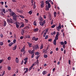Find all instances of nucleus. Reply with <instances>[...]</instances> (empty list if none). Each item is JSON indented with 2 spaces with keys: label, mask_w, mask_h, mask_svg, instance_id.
<instances>
[{
  "label": "nucleus",
  "mask_w": 76,
  "mask_h": 76,
  "mask_svg": "<svg viewBox=\"0 0 76 76\" xmlns=\"http://www.w3.org/2000/svg\"><path fill=\"white\" fill-rule=\"evenodd\" d=\"M49 31V28H47L46 30V31L45 33H47L48 32V31Z\"/></svg>",
  "instance_id": "nucleus-27"
},
{
  "label": "nucleus",
  "mask_w": 76,
  "mask_h": 76,
  "mask_svg": "<svg viewBox=\"0 0 76 76\" xmlns=\"http://www.w3.org/2000/svg\"><path fill=\"white\" fill-rule=\"evenodd\" d=\"M35 54L36 55L38 56V55H39V53L38 52H37L35 53Z\"/></svg>",
  "instance_id": "nucleus-32"
},
{
  "label": "nucleus",
  "mask_w": 76,
  "mask_h": 76,
  "mask_svg": "<svg viewBox=\"0 0 76 76\" xmlns=\"http://www.w3.org/2000/svg\"><path fill=\"white\" fill-rule=\"evenodd\" d=\"M11 16H13L14 19H17V15H16V14L15 12H12L11 14Z\"/></svg>",
  "instance_id": "nucleus-1"
},
{
  "label": "nucleus",
  "mask_w": 76,
  "mask_h": 76,
  "mask_svg": "<svg viewBox=\"0 0 76 76\" xmlns=\"http://www.w3.org/2000/svg\"><path fill=\"white\" fill-rule=\"evenodd\" d=\"M56 41H57V40H54V41H53V44L55 45H56Z\"/></svg>",
  "instance_id": "nucleus-15"
},
{
  "label": "nucleus",
  "mask_w": 76,
  "mask_h": 76,
  "mask_svg": "<svg viewBox=\"0 0 76 76\" xmlns=\"http://www.w3.org/2000/svg\"><path fill=\"white\" fill-rule=\"evenodd\" d=\"M43 53H44V54H47V53L46 52V51H43Z\"/></svg>",
  "instance_id": "nucleus-63"
},
{
  "label": "nucleus",
  "mask_w": 76,
  "mask_h": 76,
  "mask_svg": "<svg viewBox=\"0 0 76 76\" xmlns=\"http://www.w3.org/2000/svg\"><path fill=\"white\" fill-rule=\"evenodd\" d=\"M12 1L13 2H14V3H15L17 1L16 0H12Z\"/></svg>",
  "instance_id": "nucleus-43"
},
{
  "label": "nucleus",
  "mask_w": 76,
  "mask_h": 76,
  "mask_svg": "<svg viewBox=\"0 0 76 76\" xmlns=\"http://www.w3.org/2000/svg\"><path fill=\"white\" fill-rule=\"evenodd\" d=\"M64 44H67V42L66 41H64Z\"/></svg>",
  "instance_id": "nucleus-61"
},
{
  "label": "nucleus",
  "mask_w": 76,
  "mask_h": 76,
  "mask_svg": "<svg viewBox=\"0 0 76 76\" xmlns=\"http://www.w3.org/2000/svg\"><path fill=\"white\" fill-rule=\"evenodd\" d=\"M10 59H11V58H10V57H8L7 58V59L8 60H10Z\"/></svg>",
  "instance_id": "nucleus-46"
},
{
  "label": "nucleus",
  "mask_w": 76,
  "mask_h": 76,
  "mask_svg": "<svg viewBox=\"0 0 76 76\" xmlns=\"http://www.w3.org/2000/svg\"><path fill=\"white\" fill-rule=\"evenodd\" d=\"M8 11L10 12H12V10H11V9H8Z\"/></svg>",
  "instance_id": "nucleus-62"
},
{
  "label": "nucleus",
  "mask_w": 76,
  "mask_h": 76,
  "mask_svg": "<svg viewBox=\"0 0 76 76\" xmlns=\"http://www.w3.org/2000/svg\"><path fill=\"white\" fill-rule=\"evenodd\" d=\"M50 24L51 25H53V20H52L51 21Z\"/></svg>",
  "instance_id": "nucleus-53"
},
{
  "label": "nucleus",
  "mask_w": 76,
  "mask_h": 76,
  "mask_svg": "<svg viewBox=\"0 0 76 76\" xmlns=\"http://www.w3.org/2000/svg\"><path fill=\"white\" fill-rule=\"evenodd\" d=\"M40 20H41V21L39 22V24L41 26H43L44 25V24H45V20H44L43 21V20L42 19H40Z\"/></svg>",
  "instance_id": "nucleus-2"
},
{
  "label": "nucleus",
  "mask_w": 76,
  "mask_h": 76,
  "mask_svg": "<svg viewBox=\"0 0 76 76\" xmlns=\"http://www.w3.org/2000/svg\"><path fill=\"white\" fill-rule=\"evenodd\" d=\"M15 43H16V39H14V40H13V44H15Z\"/></svg>",
  "instance_id": "nucleus-41"
},
{
  "label": "nucleus",
  "mask_w": 76,
  "mask_h": 76,
  "mask_svg": "<svg viewBox=\"0 0 76 76\" xmlns=\"http://www.w3.org/2000/svg\"><path fill=\"white\" fill-rule=\"evenodd\" d=\"M18 12H19V13H23V11H22L21 10H19L18 11Z\"/></svg>",
  "instance_id": "nucleus-26"
},
{
  "label": "nucleus",
  "mask_w": 76,
  "mask_h": 76,
  "mask_svg": "<svg viewBox=\"0 0 76 76\" xmlns=\"http://www.w3.org/2000/svg\"><path fill=\"white\" fill-rule=\"evenodd\" d=\"M24 26V24H23L21 25L20 26L19 28H23Z\"/></svg>",
  "instance_id": "nucleus-25"
},
{
  "label": "nucleus",
  "mask_w": 76,
  "mask_h": 76,
  "mask_svg": "<svg viewBox=\"0 0 76 76\" xmlns=\"http://www.w3.org/2000/svg\"><path fill=\"white\" fill-rule=\"evenodd\" d=\"M26 23H27V22H28V20L27 19H25Z\"/></svg>",
  "instance_id": "nucleus-55"
},
{
  "label": "nucleus",
  "mask_w": 76,
  "mask_h": 76,
  "mask_svg": "<svg viewBox=\"0 0 76 76\" xmlns=\"http://www.w3.org/2000/svg\"><path fill=\"white\" fill-rule=\"evenodd\" d=\"M32 39L33 41H37L38 40V38H36L34 37H33Z\"/></svg>",
  "instance_id": "nucleus-6"
},
{
  "label": "nucleus",
  "mask_w": 76,
  "mask_h": 76,
  "mask_svg": "<svg viewBox=\"0 0 76 76\" xmlns=\"http://www.w3.org/2000/svg\"><path fill=\"white\" fill-rule=\"evenodd\" d=\"M15 61L17 63H19V59L18 58H15Z\"/></svg>",
  "instance_id": "nucleus-13"
},
{
  "label": "nucleus",
  "mask_w": 76,
  "mask_h": 76,
  "mask_svg": "<svg viewBox=\"0 0 76 76\" xmlns=\"http://www.w3.org/2000/svg\"><path fill=\"white\" fill-rule=\"evenodd\" d=\"M44 2H42L41 3V4L40 5L41 8H43V7H44Z\"/></svg>",
  "instance_id": "nucleus-11"
},
{
  "label": "nucleus",
  "mask_w": 76,
  "mask_h": 76,
  "mask_svg": "<svg viewBox=\"0 0 76 76\" xmlns=\"http://www.w3.org/2000/svg\"><path fill=\"white\" fill-rule=\"evenodd\" d=\"M28 13L30 15H31L32 13V11H29Z\"/></svg>",
  "instance_id": "nucleus-34"
},
{
  "label": "nucleus",
  "mask_w": 76,
  "mask_h": 76,
  "mask_svg": "<svg viewBox=\"0 0 76 76\" xmlns=\"http://www.w3.org/2000/svg\"><path fill=\"white\" fill-rule=\"evenodd\" d=\"M60 44H61V45H63L64 44V42H60Z\"/></svg>",
  "instance_id": "nucleus-37"
},
{
  "label": "nucleus",
  "mask_w": 76,
  "mask_h": 76,
  "mask_svg": "<svg viewBox=\"0 0 76 76\" xmlns=\"http://www.w3.org/2000/svg\"><path fill=\"white\" fill-rule=\"evenodd\" d=\"M39 30V29L38 28H35L34 29V32H37Z\"/></svg>",
  "instance_id": "nucleus-9"
},
{
  "label": "nucleus",
  "mask_w": 76,
  "mask_h": 76,
  "mask_svg": "<svg viewBox=\"0 0 76 76\" xmlns=\"http://www.w3.org/2000/svg\"><path fill=\"white\" fill-rule=\"evenodd\" d=\"M28 57H26L25 58H24V61H27V60H28Z\"/></svg>",
  "instance_id": "nucleus-36"
},
{
  "label": "nucleus",
  "mask_w": 76,
  "mask_h": 76,
  "mask_svg": "<svg viewBox=\"0 0 76 76\" xmlns=\"http://www.w3.org/2000/svg\"><path fill=\"white\" fill-rule=\"evenodd\" d=\"M35 65H36V64H33L31 66L33 67L34 66H35Z\"/></svg>",
  "instance_id": "nucleus-54"
},
{
  "label": "nucleus",
  "mask_w": 76,
  "mask_h": 76,
  "mask_svg": "<svg viewBox=\"0 0 76 76\" xmlns=\"http://www.w3.org/2000/svg\"><path fill=\"white\" fill-rule=\"evenodd\" d=\"M34 56V53L32 54V55L31 56V58H33Z\"/></svg>",
  "instance_id": "nucleus-50"
},
{
  "label": "nucleus",
  "mask_w": 76,
  "mask_h": 76,
  "mask_svg": "<svg viewBox=\"0 0 76 76\" xmlns=\"http://www.w3.org/2000/svg\"><path fill=\"white\" fill-rule=\"evenodd\" d=\"M49 8L48 7V6L47 5L46 6V8L45 9V10H46V11H48V10H49Z\"/></svg>",
  "instance_id": "nucleus-12"
},
{
  "label": "nucleus",
  "mask_w": 76,
  "mask_h": 76,
  "mask_svg": "<svg viewBox=\"0 0 76 76\" xmlns=\"http://www.w3.org/2000/svg\"><path fill=\"white\" fill-rule=\"evenodd\" d=\"M68 62L69 64H71V61H70V60H69Z\"/></svg>",
  "instance_id": "nucleus-49"
},
{
  "label": "nucleus",
  "mask_w": 76,
  "mask_h": 76,
  "mask_svg": "<svg viewBox=\"0 0 76 76\" xmlns=\"http://www.w3.org/2000/svg\"><path fill=\"white\" fill-rule=\"evenodd\" d=\"M55 26H56V25H53L51 27V28H54Z\"/></svg>",
  "instance_id": "nucleus-42"
},
{
  "label": "nucleus",
  "mask_w": 76,
  "mask_h": 76,
  "mask_svg": "<svg viewBox=\"0 0 76 76\" xmlns=\"http://www.w3.org/2000/svg\"><path fill=\"white\" fill-rule=\"evenodd\" d=\"M45 3L46 4H48V7H49V8H50L51 7V5H50V2H48V1H45Z\"/></svg>",
  "instance_id": "nucleus-5"
},
{
  "label": "nucleus",
  "mask_w": 76,
  "mask_h": 76,
  "mask_svg": "<svg viewBox=\"0 0 76 76\" xmlns=\"http://www.w3.org/2000/svg\"><path fill=\"white\" fill-rule=\"evenodd\" d=\"M52 39H49L48 40V41H50V42H51V41H52Z\"/></svg>",
  "instance_id": "nucleus-47"
},
{
  "label": "nucleus",
  "mask_w": 76,
  "mask_h": 76,
  "mask_svg": "<svg viewBox=\"0 0 76 76\" xmlns=\"http://www.w3.org/2000/svg\"><path fill=\"white\" fill-rule=\"evenodd\" d=\"M0 35L1 38H3V34H1Z\"/></svg>",
  "instance_id": "nucleus-45"
},
{
  "label": "nucleus",
  "mask_w": 76,
  "mask_h": 76,
  "mask_svg": "<svg viewBox=\"0 0 76 76\" xmlns=\"http://www.w3.org/2000/svg\"><path fill=\"white\" fill-rule=\"evenodd\" d=\"M26 38H30V36L29 35H26L25 36Z\"/></svg>",
  "instance_id": "nucleus-19"
},
{
  "label": "nucleus",
  "mask_w": 76,
  "mask_h": 76,
  "mask_svg": "<svg viewBox=\"0 0 76 76\" xmlns=\"http://www.w3.org/2000/svg\"><path fill=\"white\" fill-rule=\"evenodd\" d=\"M58 28H59V29H61V27L60 26H58L57 27Z\"/></svg>",
  "instance_id": "nucleus-51"
},
{
  "label": "nucleus",
  "mask_w": 76,
  "mask_h": 76,
  "mask_svg": "<svg viewBox=\"0 0 76 76\" xmlns=\"http://www.w3.org/2000/svg\"><path fill=\"white\" fill-rule=\"evenodd\" d=\"M47 34V33L45 32L43 35V37H45L46 35V34Z\"/></svg>",
  "instance_id": "nucleus-44"
},
{
  "label": "nucleus",
  "mask_w": 76,
  "mask_h": 76,
  "mask_svg": "<svg viewBox=\"0 0 76 76\" xmlns=\"http://www.w3.org/2000/svg\"><path fill=\"white\" fill-rule=\"evenodd\" d=\"M2 12H3V13H4V14H6V11H5V9H2Z\"/></svg>",
  "instance_id": "nucleus-22"
},
{
  "label": "nucleus",
  "mask_w": 76,
  "mask_h": 76,
  "mask_svg": "<svg viewBox=\"0 0 76 76\" xmlns=\"http://www.w3.org/2000/svg\"><path fill=\"white\" fill-rule=\"evenodd\" d=\"M16 48H17V46H16V45H14V46L13 47V50H15L16 49Z\"/></svg>",
  "instance_id": "nucleus-16"
},
{
  "label": "nucleus",
  "mask_w": 76,
  "mask_h": 76,
  "mask_svg": "<svg viewBox=\"0 0 76 76\" xmlns=\"http://www.w3.org/2000/svg\"><path fill=\"white\" fill-rule=\"evenodd\" d=\"M66 46V45L64 44L63 45V48H65V46Z\"/></svg>",
  "instance_id": "nucleus-59"
},
{
  "label": "nucleus",
  "mask_w": 76,
  "mask_h": 76,
  "mask_svg": "<svg viewBox=\"0 0 76 76\" xmlns=\"http://www.w3.org/2000/svg\"><path fill=\"white\" fill-rule=\"evenodd\" d=\"M48 38V35H46L45 37V39H47Z\"/></svg>",
  "instance_id": "nucleus-29"
},
{
  "label": "nucleus",
  "mask_w": 76,
  "mask_h": 76,
  "mask_svg": "<svg viewBox=\"0 0 76 76\" xmlns=\"http://www.w3.org/2000/svg\"><path fill=\"white\" fill-rule=\"evenodd\" d=\"M56 31H54L53 33V35H56Z\"/></svg>",
  "instance_id": "nucleus-58"
},
{
  "label": "nucleus",
  "mask_w": 76,
  "mask_h": 76,
  "mask_svg": "<svg viewBox=\"0 0 76 76\" xmlns=\"http://www.w3.org/2000/svg\"><path fill=\"white\" fill-rule=\"evenodd\" d=\"M43 48V45L42 44L41 45V47H40V49L42 50Z\"/></svg>",
  "instance_id": "nucleus-24"
},
{
  "label": "nucleus",
  "mask_w": 76,
  "mask_h": 76,
  "mask_svg": "<svg viewBox=\"0 0 76 76\" xmlns=\"http://www.w3.org/2000/svg\"><path fill=\"white\" fill-rule=\"evenodd\" d=\"M7 69L8 70H11V67H10V66L8 67Z\"/></svg>",
  "instance_id": "nucleus-28"
},
{
  "label": "nucleus",
  "mask_w": 76,
  "mask_h": 76,
  "mask_svg": "<svg viewBox=\"0 0 76 76\" xmlns=\"http://www.w3.org/2000/svg\"><path fill=\"white\" fill-rule=\"evenodd\" d=\"M13 44V42H11L8 45L9 46V47H11V46H12Z\"/></svg>",
  "instance_id": "nucleus-18"
},
{
  "label": "nucleus",
  "mask_w": 76,
  "mask_h": 76,
  "mask_svg": "<svg viewBox=\"0 0 76 76\" xmlns=\"http://www.w3.org/2000/svg\"><path fill=\"white\" fill-rule=\"evenodd\" d=\"M19 16H20V17L21 18H24V17H23L22 15H19Z\"/></svg>",
  "instance_id": "nucleus-52"
},
{
  "label": "nucleus",
  "mask_w": 76,
  "mask_h": 76,
  "mask_svg": "<svg viewBox=\"0 0 76 76\" xmlns=\"http://www.w3.org/2000/svg\"><path fill=\"white\" fill-rule=\"evenodd\" d=\"M25 46H24L23 48L21 49L20 50L21 52H23V51H25Z\"/></svg>",
  "instance_id": "nucleus-8"
},
{
  "label": "nucleus",
  "mask_w": 76,
  "mask_h": 76,
  "mask_svg": "<svg viewBox=\"0 0 76 76\" xmlns=\"http://www.w3.org/2000/svg\"><path fill=\"white\" fill-rule=\"evenodd\" d=\"M7 21L8 23H12L14 22V21H13L12 19H7Z\"/></svg>",
  "instance_id": "nucleus-4"
},
{
  "label": "nucleus",
  "mask_w": 76,
  "mask_h": 76,
  "mask_svg": "<svg viewBox=\"0 0 76 76\" xmlns=\"http://www.w3.org/2000/svg\"><path fill=\"white\" fill-rule=\"evenodd\" d=\"M3 45V42H0V45L1 46Z\"/></svg>",
  "instance_id": "nucleus-31"
},
{
  "label": "nucleus",
  "mask_w": 76,
  "mask_h": 76,
  "mask_svg": "<svg viewBox=\"0 0 76 76\" xmlns=\"http://www.w3.org/2000/svg\"><path fill=\"white\" fill-rule=\"evenodd\" d=\"M28 72L27 71H25V72H24V74H26V72Z\"/></svg>",
  "instance_id": "nucleus-64"
},
{
  "label": "nucleus",
  "mask_w": 76,
  "mask_h": 76,
  "mask_svg": "<svg viewBox=\"0 0 76 76\" xmlns=\"http://www.w3.org/2000/svg\"><path fill=\"white\" fill-rule=\"evenodd\" d=\"M6 26V21H4V26Z\"/></svg>",
  "instance_id": "nucleus-39"
},
{
  "label": "nucleus",
  "mask_w": 76,
  "mask_h": 76,
  "mask_svg": "<svg viewBox=\"0 0 76 76\" xmlns=\"http://www.w3.org/2000/svg\"><path fill=\"white\" fill-rule=\"evenodd\" d=\"M3 61V59H1V60L0 59V64H1V63H2Z\"/></svg>",
  "instance_id": "nucleus-40"
},
{
  "label": "nucleus",
  "mask_w": 76,
  "mask_h": 76,
  "mask_svg": "<svg viewBox=\"0 0 76 76\" xmlns=\"http://www.w3.org/2000/svg\"><path fill=\"white\" fill-rule=\"evenodd\" d=\"M25 31V30H24L23 29H22L21 31V34L22 35H23V34H24Z\"/></svg>",
  "instance_id": "nucleus-14"
},
{
  "label": "nucleus",
  "mask_w": 76,
  "mask_h": 76,
  "mask_svg": "<svg viewBox=\"0 0 76 76\" xmlns=\"http://www.w3.org/2000/svg\"><path fill=\"white\" fill-rule=\"evenodd\" d=\"M16 27L17 28H19V25L18 24H16Z\"/></svg>",
  "instance_id": "nucleus-35"
},
{
  "label": "nucleus",
  "mask_w": 76,
  "mask_h": 76,
  "mask_svg": "<svg viewBox=\"0 0 76 76\" xmlns=\"http://www.w3.org/2000/svg\"><path fill=\"white\" fill-rule=\"evenodd\" d=\"M23 38V36H21L20 37V39H22Z\"/></svg>",
  "instance_id": "nucleus-60"
},
{
  "label": "nucleus",
  "mask_w": 76,
  "mask_h": 76,
  "mask_svg": "<svg viewBox=\"0 0 76 76\" xmlns=\"http://www.w3.org/2000/svg\"><path fill=\"white\" fill-rule=\"evenodd\" d=\"M5 74V71H4L2 74L1 75V76H4Z\"/></svg>",
  "instance_id": "nucleus-38"
},
{
  "label": "nucleus",
  "mask_w": 76,
  "mask_h": 76,
  "mask_svg": "<svg viewBox=\"0 0 76 76\" xmlns=\"http://www.w3.org/2000/svg\"><path fill=\"white\" fill-rule=\"evenodd\" d=\"M54 15L55 17H56L57 16V12H55L54 13Z\"/></svg>",
  "instance_id": "nucleus-21"
},
{
  "label": "nucleus",
  "mask_w": 76,
  "mask_h": 76,
  "mask_svg": "<svg viewBox=\"0 0 76 76\" xmlns=\"http://www.w3.org/2000/svg\"><path fill=\"white\" fill-rule=\"evenodd\" d=\"M42 74L43 75H45L47 74V72L45 71H43L42 72Z\"/></svg>",
  "instance_id": "nucleus-17"
},
{
  "label": "nucleus",
  "mask_w": 76,
  "mask_h": 76,
  "mask_svg": "<svg viewBox=\"0 0 76 76\" xmlns=\"http://www.w3.org/2000/svg\"><path fill=\"white\" fill-rule=\"evenodd\" d=\"M44 58H47V57H48V55H47L45 54L44 55Z\"/></svg>",
  "instance_id": "nucleus-23"
},
{
  "label": "nucleus",
  "mask_w": 76,
  "mask_h": 76,
  "mask_svg": "<svg viewBox=\"0 0 76 76\" xmlns=\"http://www.w3.org/2000/svg\"><path fill=\"white\" fill-rule=\"evenodd\" d=\"M36 7V6H35V4H34V5H33L34 9H35Z\"/></svg>",
  "instance_id": "nucleus-56"
},
{
  "label": "nucleus",
  "mask_w": 76,
  "mask_h": 76,
  "mask_svg": "<svg viewBox=\"0 0 76 76\" xmlns=\"http://www.w3.org/2000/svg\"><path fill=\"white\" fill-rule=\"evenodd\" d=\"M34 50H33L32 51H31V50H28V52L30 54H32L33 53H34Z\"/></svg>",
  "instance_id": "nucleus-7"
},
{
  "label": "nucleus",
  "mask_w": 76,
  "mask_h": 76,
  "mask_svg": "<svg viewBox=\"0 0 76 76\" xmlns=\"http://www.w3.org/2000/svg\"><path fill=\"white\" fill-rule=\"evenodd\" d=\"M33 23L34 25H35V26H37V23H36V22L35 21H34Z\"/></svg>",
  "instance_id": "nucleus-33"
},
{
  "label": "nucleus",
  "mask_w": 76,
  "mask_h": 76,
  "mask_svg": "<svg viewBox=\"0 0 76 76\" xmlns=\"http://www.w3.org/2000/svg\"><path fill=\"white\" fill-rule=\"evenodd\" d=\"M14 20H15V23L16 25V24H19L20 23H19L18 22V21H16V19H14Z\"/></svg>",
  "instance_id": "nucleus-20"
},
{
  "label": "nucleus",
  "mask_w": 76,
  "mask_h": 76,
  "mask_svg": "<svg viewBox=\"0 0 76 76\" xmlns=\"http://www.w3.org/2000/svg\"><path fill=\"white\" fill-rule=\"evenodd\" d=\"M32 68H33V67L31 66H30L29 69V71H30V70H31V69H32Z\"/></svg>",
  "instance_id": "nucleus-30"
},
{
  "label": "nucleus",
  "mask_w": 76,
  "mask_h": 76,
  "mask_svg": "<svg viewBox=\"0 0 76 76\" xmlns=\"http://www.w3.org/2000/svg\"><path fill=\"white\" fill-rule=\"evenodd\" d=\"M55 39H54V40H58V37H55Z\"/></svg>",
  "instance_id": "nucleus-48"
},
{
  "label": "nucleus",
  "mask_w": 76,
  "mask_h": 76,
  "mask_svg": "<svg viewBox=\"0 0 76 76\" xmlns=\"http://www.w3.org/2000/svg\"><path fill=\"white\" fill-rule=\"evenodd\" d=\"M27 61H25V62H24V64H26V63H27Z\"/></svg>",
  "instance_id": "nucleus-57"
},
{
  "label": "nucleus",
  "mask_w": 76,
  "mask_h": 76,
  "mask_svg": "<svg viewBox=\"0 0 76 76\" xmlns=\"http://www.w3.org/2000/svg\"><path fill=\"white\" fill-rule=\"evenodd\" d=\"M27 44H28L29 48L32 47V44L30 43L29 42H27Z\"/></svg>",
  "instance_id": "nucleus-10"
},
{
  "label": "nucleus",
  "mask_w": 76,
  "mask_h": 76,
  "mask_svg": "<svg viewBox=\"0 0 76 76\" xmlns=\"http://www.w3.org/2000/svg\"><path fill=\"white\" fill-rule=\"evenodd\" d=\"M33 48L35 50H38V49H39V46L37 44L34 45L33 46Z\"/></svg>",
  "instance_id": "nucleus-3"
}]
</instances>
